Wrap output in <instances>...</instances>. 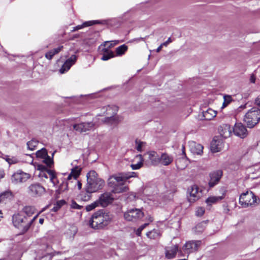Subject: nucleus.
<instances>
[{"label":"nucleus","mask_w":260,"mask_h":260,"mask_svg":"<svg viewBox=\"0 0 260 260\" xmlns=\"http://www.w3.org/2000/svg\"><path fill=\"white\" fill-rule=\"evenodd\" d=\"M254 104L260 108V95L255 99Z\"/></svg>","instance_id":"nucleus-52"},{"label":"nucleus","mask_w":260,"mask_h":260,"mask_svg":"<svg viewBox=\"0 0 260 260\" xmlns=\"http://www.w3.org/2000/svg\"><path fill=\"white\" fill-rule=\"evenodd\" d=\"M81 171V168L79 166H75L71 169V173L67 177V180H70L73 178L75 181L77 180V178L80 175Z\"/></svg>","instance_id":"nucleus-22"},{"label":"nucleus","mask_w":260,"mask_h":260,"mask_svg":"<svg viewBox=\"0 0 260 260\" xmlns=\"http://www.w3.org/2000/svg\"><path fill=\"white\" fill-rule=\"evenodd\" d=\"M217 115V112L211 108H209L206 111L203 112L204 119L207 120L213 119Z\"/></svg>","instance_id":"nucleus-24"},{"label":"nucleus","mask_w":260,"mask_h":260,"mask_svg":"<svg viewBox=\"0 0 260 260\" xmlns=\"http://www.w3.org/2000/svg\"><path fill=\"white\" fill-rule=\"evenodd\" d=\"M118 110V107L115 105H108L102 108L103 114L107 116L116 115Z\"/></svg>","instance_id":"nucleus-20"},{"label":"nucleus","mask_w":260,"mask_h":260,"mask_svg":"<svg viewBox=\"0 0 260 260\" xmlns=\"http://www.w3.org/2000/svg\"><path fill=\"white\" fill-rule=\"evenodd\" d=\"M43 222H44V219H43V218H40V219H39V223H40V224H42L43 223Z\"/></svg>","instance_id":"nucleus-62"},{"label":"nucleus","mask_w":260,"mask_h":260,"mask_svg":"<svg viewBox=\"0 0 260 260\" xmlns=\"http://www.w3.org/2000/svg\"><path fill=\"white\" fill-rule=\"evenodd\" d=\"M206 226V222L205 221L201 222L197 224L193 229V232L196 234L202 233Z\"/></svg>","instance_id":"nucleus-30"},{"label":"nucleus","mask_w":260,"mask_h":260,"mask_svg":"<svg viewBox=\"0 0 260 260\" xmlns=\"http://www.w3.org/2000/svg\"><path fill=\"white\" fill-rule=\"evenodd\" d=\"M30 176L29 174L24 173L22 171H18L12 175L11 180L13 183L17 184L22 183L27 181Z\"/></svg>","instance_id":"nucleus-12"},{"label":"nucleus","mask_w":260,"mask_h":260,"mask_svg":"<svg viewBox=\"0 0 260 260\" xmlns=\"http://www.w3.org/2000/svg\"><path fill=\"white\" fill-rule=\"evenodd\" d=\"M69 231L71 232H67V234L69 236L72 237L74 236L77 232V229L76 226H72L70 227Z\"/></svg>","instance_id":"nucleus-44"},{"label":"nucleus","mask_w":260,"mask_h":260,"mask_svg":"<svg viewBox=\"0 0 260 260\" xmlns=\"http://www.w3.org/2000/svg\"><path fill=\"white\" fill-rule=\"evenodd\" d=\"M222 147V142L219 140H213L211 144V149L213 152L220 151Z\"/></svg>","instance_id":"nucleus-26"},{"label":"nucleus","mask_w":260,"mask_h":260,"mask_svg":"<svg viewBox=\"0 0 260 260\" xmlns=\"http://www.w3.org/2000/svg\"><path fill=\"white\" fill-rule=\"evenodd\" d=\"M232 128L230 125L223 124L218 128L220 135L224 138H227L230 137L232 134Z\"/></svg>","instance_id":"nucleus-19"},{"label":"nucleus","mask_w":260,"mask_h":260,"mask_svg":"<svg viewBox=\"0 0 260 260\" xmlns=\"http://www.w3.org/2000/svg\"><path fill=\"white\" fill-rule=\"evenodd\" d=\"M144 216V212L140 209L132 208L124 213V218L127 221L136 222Z\"/></svg>","instance_id":"nucleus-7"},{"label":"nucleus","mask_w":260,"mask_h":260,"mask_svg":"<svg viewBox=\"0 0 260 260\" xmlns=\"http://www.w3.org/2000/svg\"><path fill=\"white\" fill-rule=\"evenodd\" d=\"M178 250V246L176 245L171 247L166 251V257L170 259L174 258Z\"/></svg>","instance_id":"nucleus-27"},{"label":"nucleus","mask_w":260,"mask_h":260,"mask_svg":"<svg viewBox=\"0 0 260 260\" xmlns=\"http://www.w3.org/2000/svg\"><path fill=\"white\" fill-rule=\"evenodd\" d=\"M118 43V42L117 41H106L104 43L103 46L104 47H107L106 48H110L114 46L115 45Z\"/></svg>","instance_id":"nucleus-42"},{"label":"nucleus","mask_w":260,"mask_h":260,"mask_svg":"<svg viewBox=\"0 0 260 260\" xmlns=\"http://www.w3.org/2000/svg\"><path fill=\"white\" fill-rule=\"evenodd\" d=\"M36 156L38 158L43 159V162L48 167H51L53 164V158L48 155L47 150L42 148L36 152Z\"/></svg>","instance_id":"nucleus-10"},{"label":"nucleus","mask_w":260,"mask_h":260,"mask_svg":"<svg viewBox=\"0 0 260 260\" xmlns=\"http://www.w3.org/2000/svg\"><path fill=\"white\" fill-rule=\"evenodd\" d=\"M77 182L78 187L79 189H80L82 187V183L79 181H77Z\"/></svg>","instance_id":"nucleus-60"},{"label":"nucleus","mask_w":260,"mask_h":260,"mask_svg":"<svg viewBox=\"0 0 260 260\" xmlns=\"http://www.w3.org/2000/svg\"><path fill=\"white\" fill-rule=\"evenodd\" d=\"M159 162L164 166H168L171 164L173 160L172 156L166 153H163L159 157Z\"/></svg>","instance_id":"nucleus-21"},{"label":"nucleus","mask_w":260,"mask_h":260,"mask_svg":"<svg viewBox=\"0 0 260 260\" xmlns=\"http://www.w3.org/2000/svg\"><path fill=\"white\" fill-rule=\"evenodd\" d=\"M223 199V196H211L208 197L205 201L206 203L211 206L212 204H215Z\"/></svg>","instance_id":"nucleus-29"},{"label":"nucleus","mask_w":260,"mask_h":260,"mask_svg":"<svg viewBox=\"0 0 260 260\" xmlns=\"http://www.w3.org/2000/svg\"><path fill=\"white\" fill-rule=\"evenodd\" d=\"M127 46L124 44L118 47L116 49V53L117 55H122L127 50Z\"/></svg>","instance_id":"nucleus-35"},{"label":"nucleus","mask_w":260,"mask_h":260,"mask_svg":"<svg viewBox=\"0 0 260 260\" xmlns=\"http://www.w3.org/2000/svg\"><path fill=\"white\" fill-rule=\"evenodd\" d=\"M147 236L150 239H155L159 236V233L157 231L154 230L148 232Z\"/></svg>","instance_id":"nucleus-36"},{"label":"nucleus","mask_w":260,"mask_h":260,"mask_svg":"<svg viewBox=\"0 0 260 260\" xmlns=\"http://www.w3.org/2000/svg\"><path fill=\"white\" fill-rule=\"evenodd\" d=\"M187 193L189 195L187 199L190 203H194L198 200L202 195V191L197 185L190 186L187 190Z\"/></svg>","instance_id":"nucleus-9"},{"label":"nucleus","mask_w":260,"mask_h":260,"mask_svg":"<svg viewBox=\"0 0 260 260\" xmlns=\"http://www.w3.org/2000/svg\"><path fill=\"white\" fill-rule=\"evenodd\" d=\"M87 184L85 190L88 192H94L102 189L105 185V181L98 177L94 171H90L87 175Z\"/></svg>","instance_id":"nucleus-3"},{"label":"nucleus","mask_w":260,"mask_h":260,"mask_svg":"<svg viewBox=\"0 0 260 260\" xmlns=\"http://www.w3.org/2000/svg\"><path fill=\"white\" fill-rule=\"evenodd\" d=\"M228 105L225 102H223L221 108H224L225 107H226Z\"/></svg>","instance_id":"nucleus-61"},{"label":"nucleus","mask_w":260,"mask_h":260,"mask_svg":"<svg viewBox=\"0 0 260 260\" xmlns=\"http://www.w3.org/2000/svg\"><path fill=\"white\" fill-rule=\"evenodd\" d=\"M233 131L236 136L241 138H244L247 136V129L241 123H236L234 128H233Z\"/></svg>","instance_id":"nucleus-14"},{"label":"nucleus","mask_w":260,"mask_h":260,"mask_svg":"<svg viewBox=\"0 0 260 260\" xmlns=\"http://www.w3.org/2000/svg\"><path fill=\"white\" fill-rule=\"evenodd\" d=\"M38 145V142L35 140H31L27 142V146L28 148L30 150H34L36 149Z\"/></svg>","instance_id":"nucleus-38"},{"label":"nucleus","mask_w":260,"mask_h":260,"mask_svg":"<svg viewBox=\"0 0 260 260\" xmlns=\"http://www.w3.org/2000/svg\"><path fill=\"white\" fill-rule=\"evenodd\" d=\"M260 120V109L253 107L245 114L244 121L250 128L254 127Z\"/></svg>","instance_id":"nucleus-5"},{"label":"nucleus","mask_w":260,"mask_h":260,"mask_svg":"<svg viewBox=\"0 0 260 260\" xmlns=\"http://www.w3.org/2000/svg\"><path fill=\"white\" fill-rule=\"evenodd\" d=\"M102 51L104 52L101 58V59L103 60H107L114 56L113 52L108 48H103Z\"/></svg>","instance_id":"nucleus-32"},{"label":"nucleus","mask_w":260,"mask_h":260,"mask_svg":"<svg viewBox=\"0 0 260 260\" xmlns=\"http://www.w3.org/2000/svg\"><path fill=\"white\" fill-rule=\"evenodd\" d=\"M224 102L229 105L232 101V98L231 95H225L223 97Z\"/></svg>","instance_id":"nucleus-47"},{"label":"nucleus","mask_w":260,"mask_h":260,"mask_svg":"<svg viewBox=\"0 0 260 260\" xmlns=\"http://www.w3.org/2000/svg\"><path fill=\"white\" fill-rule=\"evenodd\" d=\"M5 159L10 165L16 164L18 161V159L15 157H10L7 156Z\"/></svg>","instance_id":"nucleus-43"},{"label":"nucleus","mask_w":260,"mask_h":260,"mask_svg":"<svg viewBox=\"0 0 260 260\" xmlns=\"http://www.w3.org/2000/svg\"><path fill=\"white\" fill-rule=\"evenodd\" d=\"M164 46L162 45V44H161V45L156 49V52H159L160 51V50H161L162 49V47H163Z\"/></svg>","instance_id":"nucleus-59"},{"label":"nucleus","mask_w":260,"mask_h":260,"mask_svg":"<svg viewBox=\"0 0 260 260\" xmlns=\"http://www.w3.org/2000/svg\"><path fill=\"white\" fill-rule=\"evenodd\" d=\"M121 121L120 117L116 115H109V116L105 118L104 122L110 124H116Z\"/></svg>","instance_id":"nucleus-25"},{"label":"nucleus","mask_w":260,"mask_h":260,"mask_svg":"<svg viewBox=\"0 0 260 260\" xmlns=\"http://www.w3.org/2000/svg\"><path fill=\"white\" fill-rule=\"evenodd\" d=\"M94 126L93 122H85L74 124L73 127L78 132L84 133L93 129Z\"/></svg>","instance_id":"nucleus-11"},{"label":"nucleus","mask_w":260,"mask_h":260,"mask_svg":"<svg viewBox=\"0 0 260 260\" xmlns=\"http://www.w3.org/2000/svg\"><path fill=\"white\" fill-rule=\"evenodd\" d=\"M77 60V56L75 55H72L68 58L59 70L61 74H63L70 70L71 67L75 64Z\"/></svg>","instance_id":"nucleus-17"},{"label":"nucleus","mask_w":260,"mask_h":260,"mask_svg":"<svg viewBox=\"0 0 260 260\" xmlns=\"http://www.w3.org/2000/svg\"><path fill=\"white\" fill-rule=\"evenodd\" d=\"M136 149L140 152L142 151V147L145 146V143L139 140L136 139L135 141Z\"/></svg>","instance_id":"nucleus-37"},{"label":"nucleus","mask_w":260,"mask_h":260,"mask_svg":"<svg viewBox=\"0 0 260 260\" xmlns=\"http://www.w3.org/2000/svg\"><path fill=\"white\" fill-rule=\"evenodd\" d=\"M222 175L221 170H217L213 172L210 174V179L209 181V185L210 187H212L218 183Z\"/></svg>","instance_id":"nucleus-18"},{"label":"nucleus","mask_w":260,"mask_h":260,"mask_svg":"<svg viewBox=\"0 0 260 260\" xmlns=\"http://www.w3.org/2000/svg\"><path fill=\"white\" fill-rule=\"evenodd\" d=\"M10 195L9 192H5L0 195V201L4 200L5 198L8 197Z\"/></svg>","instance_id":"nucleus-50"},{"label":"nucleus","mask_w":260,"mask_h":260,"mask_svg":"<svg viewBox=\"0 0 260 260\" xmlns=\"http://www.w3.org/2000/svg\"><path fill=\"white\" fill-rule=\"evenodd\" d=\"M54 55V54H53V52L51 51V50L49 51L45 54V57L49 60L51 59Z\"/></svg>","instance_id":"nucleus-49"},{"label":"nucleus","mask_w":260,"mask_h":260,"mask_svg":"<svg viewBox=\"0 0 260 260\" xmlns=\"http://www.w3.org/2000/svg\"><path fill=\"white\" fill-rule=\"evenodd\" d=\"M205 213V209L203 207H198L196 211V215L197 216H202Z\"/></svg>","instance_id":"nucleus-46"},{"label":"nucleus","mask_w":260,"mask_h":260,"mask_svg":"<svg viewBox=\"0 0 260 260\" xmlns=\"http://www.w3.org/2000/svg\"><path fill=\"white\" fill-rule=\"evenodd\" d=\"M201 243V240L189 241L184 245L183 248L187 253L192 252L198 250Z\"/></svg>","instance_id":"nucleus-13"},{"label":"nucleus","mask_w":260,"mask_h":260,"mask_svg":"<svg viewBox=\"0 0 260 260\" xmlns=\"http://www.w3.org/2000/svg\"><path fill=\"white\" fill-rule=\"evenodd\" d=\"M99 206L100 204L99 203V202L98 200H96L93 203H91V204L87 205L86 207V210L87 211H90Z\"/></svg>","instance_id":"nucleus-39"},{"label":"nucleus","mask_w":260,"mask_h":260,"mask_svg":"<svg viewBox=\"0 0 260 260\" xmlns=\"http://www.w3.org/2000/svg\"><path fill=\"white\" fill-rule=\"evenodd\" d=\"M148 225H149V223H145L142 225H141L136 231V234L138 236H140L141 234L142 231L143 230L144 228H145Z\"/></svg>","instance_id":"nucleus-45"},{"label":"nucleus","mask_w":260,"mask_h":260,"mask_svg":"<svg viewBox=\"0 0 260 260\" xmlns=\"http://www.w3.org/2000/svg\"><path fill=\"white\" fill-rule=\"evenodd\" d=\"M182 153L185 157H186L185 152V147L184 145L182 146Z\"/></svg>","instance_id":"nucleus-58"},{"label":"nucleus","mask_w":260,"mask_h":260,"mask_svg":"<svg viewBox=\"0 0 260 260\" xmlns=\"http://www.w3.org/2000/svg\"><path fill=\"white\" fill-rule=\"evenodd\" d=\"M35 208L33 206H27L24 207L22 211L21 212L23 214V215L25 214L26 216V217H27L28 218L29 217L31 216L35 212Z\"/></svg>","instance_id":"nucleus-28"},{"label":"nucleus","mask_w":260,"mask_h":260,"mask_svg":"<svg viewBox=\"0 0 260 260\" xmlns=\"http://www.w3.org/2000/svg\"><path fill=\"white\" fill-rule=\"evenodd\" d=\"M92 192H88L86 191V192H83L80 194L81 199L84 201H88L90 198V194Z\"/></svg>","instance_id":"nucleus-41"},{"label":"nucleus","mask_w":260,"mask_h":260,"mask_svg":"<svg viewBox=\"0 0 260 260\" xmlns=\"http://www.w3.org/2000/svg\"><path fill=\"white\" fill-rule=\"evenodd\" d=\"M45 192V188L39 183H32L27 188V193L28 194L34 198L41 197Z\"/></svg>","instance_id":"nucleus-8"},{"label":"nucleus","mask_w":260,"mask_h":260,"mask_svg":"<svg viewBox=\"0 0 260 260\" xmlns=\"http://www.w3.org/2000/svg\"><path fill=\"white\" fill-rule=\"evenodd\" d=\"M113 200L112 194L109 192H105L101 195L98 200L99 203L102 207H105L111 203Z\"/></svg>","instance_id":"nucleus-16"},{"label":"nucleus","mask_w":260,"mask_h":260,"mask_svg":"<svg viewBox=\"0 0 260 260\" xmlns=\"http://www.w3.org/2000/svg\"><path fill=\"white\" fill-rule=\"evenodd\" d=\"M112 216L109 213L99 210L91 216L89 224L90 226L95 230L103 229L112 221Z\"/></svg>","instance_id":"nucleus-2"},{"label":"nucleus","mask_w":260,"mask_h":260,"mask_svg":"<svg viewBox=\"0 0 260 260\" xmlns=\"http://www.w3.org/2000/svg\"><path fill=\"white\" fill-rule=\"evenodd\" d=\"M190 151L194 155H202L203 153V146L194 141L188 143Z\"/></svg>","instance_id":"nucleus-15"},{"label":"nucleus","mask_w":260,"mask_h":260,"mask_svg":"<svg viewBox=\"0 0 260 260\" xmlns=\"http://www.w3.org/2000/svg\"><path fill=\"white\" fill-rule=\"evenodd\" d=\"M135 159L138 160V162L136 164H132L131 167L133 170H137L141 168L143 165V158L141 154H139L136 156Z\"/></svg>","instance_id":"nucleus-33"},{"label":"nucleus","mask_w":260,"mask_h":260,"mask_svg":"<svg viewBox=\"0 0 260 260\" xmlns=\"http://www.w3.org/2000/svg\"><path fill=\"white\" fill-rule=\"evenodd\" d=\"M96 23H99V22L97 20L96 21H86V22H84L81 25H78L74 27L73 28V31H76V30H78L79 29H82V28H83L84 27L89 26H91V25H93L94 24H96Z\"/></svg>","instance_id":"nucleus-34"},{"label":"nucleus","mask_w":260,"mask_h":260,"mask_svg":"<svg viewBox=\"0 0 260 260\" xmlns=\"http://www.w3.org/2000/svg\"><path fill=\"white\" fill-rule=\"evenodd\" d=\"M47 173L49 175L50 181L52 183L53 185H56L59 183V181L56 177L55 172L51 170H47Z\"/></svg>","instance_id":"nucleus-31"},{"label":"nucleus","mask_w":260,"mask_h":260,"mask_svg":"<svg viewBox=\"0 0 260 260\" xmlns=\"http://www.w3.org/2000/svg\"><path fill=\"white\" fill-rule=\"evenodd\" d=\"M68 186L67 182H63L59 186L58 190H57L59 193L68 190Z\"/></svg>","instance_id":"nucleus-40"},{"label":"nucleus","mask_w":260,"mask_h":260,"mask_svg":"<svg viewBox=\"0 0 260 260\" xmlns=\"http://www.w3.org/2000/svg\"><path fill=\"white\" fill-rule=\"evenodd\" d=\"M146 220L148 221L147 223H149V224L150 222L153 221V217L150 215H148L146 217Z\"/></svg>","instance_id":"nucleus-53"},{"label":"nucleus","mask_w":260,"mask_h":260,"mask_svg":"<svg viewBox=\"0 0 260 260\" xmlns=\"http://www.w3.org/2000/svg\"><path fill=\"white\" fill-rule=\"evenodd\" d=\"M250 81L251 82L254 83H255V78L254 77V76L253 75H252L251 76H250Z\"/></svg>","instance_id":"nucleus-57"},{"label":"nucleus","mask_w":260,"mask_h":260,"mask_svg":"<svg viewBox=\"0 0 260 260\" xmlns=\"http://www.w3.org/2000/svg\"><path fill=\"white\" fill-rule=\"evenodd\" d=\"M256 203V197L252 191H246L241 194L239 204L243 207H247L254 205Z\"/></svg>","instance_id":"nucleus-6"},{"label":"nucleus","mask_w":260,"mask_h":260,"mask_svg":"<svg viewBox=\"0 0 260 260\" xmlns=\"http://www.w3.org/2000/svg\"><path fill=\"white\" fill-rule=\"evenodd\" d=\"M38 170L42 171V172H43V171H46V172H47V170H48L46 168L45 166L41 165H39L38 166Z\"/></svg>","instance_id":"nucleus-54"},{"label":"nucleus","mask_w":260,"mask_h":260,"mask_svg":"<svg viewBox=\"0 0 260 260\" xmlns=\"http://www.w3.org/2000/svg\"><path fill=\"white\" fill-rule=\"evenodd\" d=\"M148 158L151 163L153 166H156L159 163V156L155 151H150L148 152Z\"/></svg>","instance_id":"nucleus-23"},{"label":"nucleus","mask_w":260,"mask_h":260,"mask_svg":"<svg viewBox=\"0 0 260 260\" xmlns=\"http://www.w3.org/2000/svg\"><path fill=\"white\" fill-rule=\"evenodd\" d=\"M171 38H169L164 43H162V45L164 46H167L169 43L172 42Z\"/></svg>","instance_id":"nucleus-55"},{"label":"nucleus","mask_w":260,"mask_h":260,"mask_svg":"<svg viewBox=\"0 0 260 260\" xmlns=\"http://www.w3.org/2000/svg\"><path fill=\"white\" fill-rule=\"evenodd\" d=\"M72 207L74 209H80L82 207L77 204L75 202H73L72 203Z\"/></svg>","instance_id":"nucleus-51"},{"label":"nucleus","mask_w":260,"mask_h":260,"mask_svg":"<svg viewBox=\"0 0 260 260\" xmlns=\"http://www.w3.org/2000/svg\"><path fill=\"white\" fill-rule=\"evenodd\" d=\"M138 176V174L134 172L119 173L110 176L107 182L109 186L112 188V192L115 193H122L129 189L128 186L125 185L126 181Z\"/></svg>","instance_id":"nucleus-1"},{"label":"nucleus","mask_w":260,"mask_h":260,"mask_svg":"<svg viewBox=\"0 0 260 260\" xmlns=\"http://www.w3.org/2000/svg\"><path fill=\"white\" fill-rule=\"evenodd\" d=\"M38 214L31 219L28 220L22 213L15 214L12 216V222L15 227L20 229L24 233L28 231L34 221L37 218Z\"/></svg>","instance_id":"nucleus-4"},{"label":"nucleus","mask_w":260,"mask_h":260,"mask_svg":"<svg viewBox=\"0 0 260 260\" xmlns=\"http://www.w3.org/2000/svg\"><path fill=\"white\" fill-rule=\"evenodd\" d=\"M63 48L62 46H60L58 47V48H54L53 50H51V51L53 52V54L55 55L56 54H57L59 53Z\"/></svg>","instance_id":"nucleus-48"},{"label":"nucleus","mask_w":260,"mask_h":260,"mask_svg":"<svg viewBox=\"0 0 260 260\" xmlns=\"http://www.w3.org/2000/svg\"><path fill=\"white\" fill-rule=\"evenodd\" d=\"M48 173H44V172H42L40 175V176L42 177H44L45 178H48L49 177L48 176Z\"/></svg>","instance_id":"nucleus-56"}]
</instances>
